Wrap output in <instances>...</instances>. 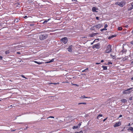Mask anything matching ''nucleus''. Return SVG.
Listing matches in <instances>:
<instances>
[{"mask_svg":"<svg viewBox=\"0 0 133 133\" xmlns=\"http://www.w3.org/2000/svg\"><path fill=\"white\" fill-rule=\"evenodd\" d=\"M21 76L23 77V78H24L25 79H27V78L26 77H25L23 75H22Z\"/></svg>","mask_w":133,"mask_h":133,"instance_id":"f704fd0d","label":"nucleus"},{"mask_svg":"<svg viewBox=\"0 0 133 133\" xmlns=\"http://www.w3.org/2000/svg\"><path fill=\"white\" fill-rule=\"evenodd\" d=\"M86 103H78V105H79L81 104H86Z\"/></svg>","mask_w":133,"mask_h":133,"instance_id":"4be33fe9","label":"nucleus"},{"mask_svg":"<svg viewBox=\"0 0 133 133\" xmlns=\"http://www.w3.org/2000/svg\"><path fill=\"white\" fill-rule=\"evenodd\" d=\"M17 54H20V52H17Z\"/></svg>","mask_w":133,"mask_h":133,"instance_id":"4d7b16f0","label":"nucleus"},{"mask_svg":"<svg viewBox=\"0 0 133 133\" xmlns=\"http://www.w3.org/2000/svg\"><path fill=\"white\" fill-rule=\"evenodd\" d=\"M61 41H62L65 44L66 43L68 42L67 38L66 37H64L62 38L61 39Z\"/></svg>","mask_w":133,"mask_h":133,"instance_id":"7ed1b4c3","label":"nucleus"},{"mask_svg":"<svg viewBox=\"0 0 133 133\" xmlns=\"http://www.w3.org/2000/svg\"><path fill=\"white\" fill-rule=\"evenodd\" d=\"M110 56L113 59H115L116 58V56L115 55H113L112 54H110Z\"/></svg>","mask_w":133,"mask_h":133,"instance_id":"f8f14e48","label":"nucleus"},{"mask_svg":"<svg viewBox=\"0 0 133 133\" xmlns=\"http://www.w3.org/2000/svg\"><path fill=\"white\" fill-rule=\"evenodd\" d=\"M96 19L97 20H98L99 19V17H96Z\"/></svg>","mask_w":133,"mask_h":133,"instance_id":"79ce46f5","label":"nucleus"},{"mask_svg":"<svg viewBox=\"0 0 133 133\" xmlns=\"http://www.w3.org/2000/svg\"><path fill=\"white\" fill-rule=\"evenodd\" d=\"M16 130H11V131L12 132V131H15Z\"/></svg>","mask_w":133,"mask_h":133,"instance_id":"49530a36","label":"nucleus"},{"mask_svg":"<svg viewBox=\"0 0 133 133\" xmlns=\"http://www.w3.org/2000/svg\"><path fill=\"white\" fill-rule=\"evenodd\" d=\"M49 118H54V117H53V116H50Z\"/></svg>","mask_w":133,"mask_h":133,"instance_id":"a18cd8bd","label":"nucleus"},{"mask_svg":"<svg viewBox=\"0 0 133 133\" xmlns=\"http://www.w3.org/2000/svg\"><path fill=\"white\" fill-rule=\"evenodd\" d=\"M9 50H6V51L5 52V54H9Z\"/></svg>","mask_w":133,"mask_h":133,"instance_id":"cd10ccee","label":"nucleus"},{"mask_svg":"<svg viewBox=\"0 0 133 133\" xmlns=\"http://www.w3.org/2000/svg\"><path fill=\"white\" fill-rule=\"evenodd\" d=\"M131 79L133 80V77L131 78Z\"/></svg>","mask_w":133,"mask_h":133,"instance_id":"6e6d98bb","label":"nucleus"},{"mask_svg":"<svg viewBox=\"0 0 133 133\" xmlns=\"http://www.w3.org/2000/svg\"><path fill=\"white\" fill-rule=\"evenodd\" d=\"M131 44H133V41H132L131 42Z\"/></svg>","mask_w":133,"mask_h":133,"instance_id":"de8ad7c7","label":"nucleus"},{"mask_svg":"<svg viewBox=\"0 0 133 133\" xmlns=\"http://www.w3.org/2000/svg\"><path fill=\"white\" fill-rule=\"evenodd\" d=\"M15 6L16 7H21V4L19 3H16L15 4Z\"/></svg>","mask_w":133,"mask_h":133,"instance_id":"9b49d317","label":"nucleus"},{"mask_svg":"<svg viewBox=\"0 0 133 133\" xmlns=\"http://www.w3.org/2000/svg\"><path fill=\"white\" fill-rule=\"evenodd\" d=\"M111 46L110 45H109L107 48V50H111Z\"/></svg>","mask_w":133,"mask_h":133,"instance_id":"9d476101","label":"nucleus"},{"mask_svg":"<svg viewBox=\"0 0 133 133\" xmlns=\"http://www.w3.org/2000/svg\"><path fill=\"white\" fill-rule=\"evenodd\" d=\"M78 127V126H74L72 128L73 129H76Z\"/></svg>","mask_w":133,"mask_h":133,"instance_id":"412c9836","label":"nucleus"},{"mask_svg":"<svg viewBox=\"0 0 133 133\" xmlns=\"http://www.w3.org/2000/svg\"><path fill=\"white\" fill-rule=\"evenodd\" d=\"M108 27V25L107 24H105V25L104 27V28L105 29V28H107Z\"/></svg>","mask_w":133,"mask_h":133,"instance_id":"473e14b6","label":"nucleus"},{"mask_svg":"<svg viewBox=\"0 0 133 133\" xmlns=\"http://www.w3.org/2000/svg\"><path fill=\"white\" fill-rule=\"evenodd\" d=\"M128 26V25L126 26V27H127Z\"/></svg>","mask_w":133,"mask_h":133,"instance_id":"052dcab7","label":"nucleus"},{"mask_svg":"<svg viewBox=\"0 0 133 133\" xmlns=\"http://www.w3.org/2000/svg\"><path fill=\"white\" fill-rule=\"evenodd\" d=\"M18 21V20L17 19H15L14 21V22H17Z\"/></svg>","mask_w":133,"mask_h":133,"instance_id":"2f4dec72","label":"nucleus"},{"mask_svg":"<svg viewBox=\"0 0 133 133\" xmlns=\"http://www.w3.org/2000/svg\"><path fill=\"white\" fill-rule=\"evenodd\" d=\"M132 97H131L129 98V100H131L132 99Z\"/></svg>","mask_w":133,"mask_h":133,"instance_id":"72a5a7b5","label":"nucleus"},{"mask_svg":"<svg viewBox=\"0 0 133 133\" xmlns=\"http://www.w3.org/2000/svg\"><path fill=\"white\" fill-rule=\"evenodd\" d=\"M73 85H75L76 86H78V85L77 84H73Z\"/></svg>","mask_w":133,"mask_h":133,"instance_id":"c03bdc74","label":"nucleus"},{"mask_svg":"<svg viewBox=\"0 0 133 133\" xmlns=\"http://www.w3.org/2000/svg\"><path fill=\"white\" fill-rule=\"evenodd\" d=\"M99 44H97L94 45L93 46V49L94 48H96L97 49H99Z\"/></svg>","mask_w":133,"mask_h":133,"instance_id":"0eeeda50","label":"nucleus"},{"mask_svg":"<svg viewBox=\"0 0 133 133\" xmlns=\"http://www.w3.org/2000/svg\"><path fill=\"white\" fill-rule=\"evenodd\" d=\"M104 61L103 60H101V62H104Z\"/></svg>","mask_w":133,"mask_h":133,"instance_id":"3c124183","label":"nucleus"},{"mask_svg":"<svg viewBox=\"0 0 133 133\" xmlns=\"http://www.w3.org/2000/svg\"><path fill=\"white\" fill-rule=\"evenodd\" d=\"M111 52V50H106L105 52L106 53H109Z\"/></svg>","mask_w":133,"mask_h":133,"instance_id":"bb28decb","label":"nucleus"},{"mask_svg":"<svg viewBox=\"0 0 133 133\" xmlns=\"http://www.w3.org/2000/svg\"><path fill=\"white\" fill-rule=\"evenodd\" d=\"M96 8L95 7H93L92 8V11L94 12H95V11L96 12Z\"/></svg>","mask_w":133,"mask_h":133,"instance_id":"f3484780","label":"nucleus"},{"mask_svg":"<svg viewBox=\"0 0 133 133\" xmlns=\"http://www.w3.org/2000/svg\"><path fill=\"white\" fill-rule=\"evenodd\" d=\"M107 118H108V117H107L106 118H105L104 119V120H103V122L105 121V120H106L107 119Z\"/></svg>","mask_w":133,"mask_h":133,"instance_id":"ea45409f","label":"nucleus"},{"mask_svg":"<svg viewBox=\"0 0 133 133\" xmlns=\"http://www.w3.org/2000/svg\"><path fill=\"white\" fill-rule=\"evenodd\" d=\"M121 124V123L120 121L118 122L117 123H115L114 125V127H116L120 126Z\"/></svg>","mask_w":133,"mask_h":133,"instance_id":"20e7f679","label":"nucleus"},{"mask_svg":"<svg viewBox=\"0 0 133 133\" xmlns=\"http://www.w3.org/2000/svg\"><path fill=\"white\" fill-rule=\"evenodd\" d=\"M118 29L119 30H121L122 29V28L121 27H119L118 28Z\"/></svg>","mask_w":133,"mask_h":133,"instance_id":"b1692460","label":"nucleus"},{"mask_svg":"<svg viewBox=\"0 0 133 133\" xmlns=\"http://www.w3.org/2000/svg\"><path fill=\"white\" fill-rule=\"evenodd\" d=\"M133 9V7L131 6V7H129L128 9V10H130Z\"/></svg>","mask_w":133,"mask_h":133,"instance_id":"5701e85b","label":"nucleus"},{"mask_svg":"<svg viewBox=\"0 0 133 133\" xmlns=\"http://www.w3.org/2000/svg\"><path fill=\"white\" fill-rule=\"evenodd\" d=\"M122 115H120L118 117L120 118V117H122Z\"/></svg>","mask_w":133,"mask_h":133,"instance_id":"37998d69","label":"nucleus"},{"mask_svg":"<svg viewBox=\"0 0 133 133\" xmlns=\"http://www.w3.org/2000/svg\"><path fill=\"white\" fill-rule=\"evenodd\" d=\"M115 4L116 5L117 4L121 7H122L124 5V3L122 2H117Z\"/></svg>","mask_w":133,"mask_h":133,"instance_id":"39448f33","label":"nucleus"},{"mask_svg":"<svg viewBox=\"0 0 133 133\" xmlns=\"http://www.w3.org/2000/svg\"><path fill=\"white\" fill-rule=\"evenodd\" d=\"M132 34H133V30L132 31Z\"/></svg>","mask_w":133,"mask_h":133,"instance_id":"bf43d9fd","label":"nucleus"},{"mask_svg":"<svg viewBox=\"0 0 133 133\" xmlns=\"http://www.w3.org/2000/svg\"><path fill=\"white\" fill-rule=\"evenodd\" d=\"M98 33H93L92 34H90V36L91 37H93L94 36H95L96 34H98Z\"/></svg>","mask_w":133,"mask_h":133,"instance_id":"1a4fd4ad","label":"nucleus"},{"mask_svg":"<svg viewBox=\"0 0 133 133\" xmlns=\"http://www.w3.org/2000/svg\"><path fill=\"white\" fill-rule=\"evenodd\" d=\"M131 5L133 7V2H132L131 3Z\"/></svg>","mask_w":133,"mask_h":133,"instance_id":"a19ab883","label":"nucleus"},{"mask_svg":"<svg viewBox=\"0 0 133 133\" xmlns=\"http://www.w3.org/2000/svg\"><path fill=\"white\" fill-rule=\"evenodd\" d=\"M81 125V123H79L78 124V125H79V126H80Z\"/></svg>","mask_w":133,"mask_h":133,"instance_id":"8fccbe9b","label":"nucleus"},{"mask_svg":"<svg viewBox=\"0 0 133 133\" xmlns=\"http://www.w3.org/2000/svg\"><path fill=\"white\" fill-rule=\"evenodd\" d=\"M80 98L81 99H83L84 98H90V97H85L84 95H83V96H81V97H80Z\"/></svg>","mask_w":133,"mask_h":133,"instance_id":"ddd939ff","label":"nucleus"},{"mask_svg":"<svg viewBox=\"0 0 133 133\" xmlns=\"http://www.w3.org/2000/svg\"><path fill=\"white\" fill-rule=\"evenodd\" d=\"M88 70V68H87L85 69L84 70H82V72H85V71H86L87 70Z\"/></svg>","mask_w":133,"mask_h":133,"instance_id":"393cba45","label":"nucleus"},{"mask_svg":"<svg viewBox=\"0 0 133 133\" xmlns=\"http://www.w3.org/2000/svg\"><path fill=\"white\" fill-rule=\"evenodd\" d=\"M69 52H71V51H72V50H68Z\"/></svg>","mask_w":133,"mask_h":133,"instance_id":"5fc2aeb1","label":"nucleus"},{"mask_svg":"<svg viewBox=\"0 0 133 133\" xmlns=\"http://www.w3.org/2000/svg\"><path fill=\"white\" fill-rule=\"evenodd\" d=\"M104 30H107V29H105V28H103V29H101L100 30L101 31H103Z\"/></svg>","mask_w":133,"mask_h":133,"instance_id":"c756f323","label":"nucleus"},{"mask_svg":"<svg viewBox=\"0 0 133 133\" xmlns=\"http://www.w3.org/2000/svg\"><path fill=\"white\" fill-rule=\"evenodd\" d=\"M50 19V18H49L48 19H46V20H45V21L43 23V24H44L45 23L47 22L49 20V19Z\"/></svg>","mask_w":133,"mask_h":133,"instance_id":"aec40b11","label":"nucleus"},{"mask_svg":"<svg viewBox=\"0 0 133 133\" xmlns=\"http://www.w3.org/2000/svg\"><path fill=\"white\" fill-rule=\"evenodd\" d=\"M0 101H1V100H0Z\"/></svg>","mask_w":133,"mask_h":133,"instance_id":"69168bd1","label":"nucleus"},{"mask_svg":"<svg viewBox=\"0 0 133 133\" xmlns=\"http://www.w3.org/2000/svg\"><path fill=\"white\" fill-rule=\"evenodd\" d=\"M72 46L70 45L68 48L67 49L68 50H71L72 49Z\"/></svg>","mask_w":133,"mask_h":133,"instance_id":"dca6fc26","label":"nucleus"},{"mask_svg":"<svg viewBox=\"0 0 133 133\" xmlns=\"http://www.w3.org/2000/svg\"><path fill=\"white\" fill-rule=\"evenodd\" d=\"M112 63L111 62H108V64H112Z\"/></svg>","mask_w":133,"mask_h":133,"instance_id":"e433bc0d","label":"nucleus"},{"mask_svg":"<svg viewBox=\"0 0 133 133\" xmlns=\"http://www.w3.org/2000/svg\"><path fill=\"white\" fill-rule=\"evenodd\" d=\"M123 50H122V53H123Z\"/></svg>","mask_w":133,"mask_h":133,"instance_id":"680f3d73","label":"nucleus"},{"mask_svg":"<svg viewBox=\"0 0 133 133\" xmlns=\"http://www.w3.org/2000/svg\"><path fill=\"white\" fill-rule=\"evenodd\" d=\"M112 38V37H111V36H110V37H108V39H111V38Z\"/></svg>","mask_w":133,"mask_h":133,"instance_id":"4c0bfd02","label":"nucleus"},{"mask_svg":"<svg viewBox=\"0 0 133 133\" xmlns=\"http://www.w3.org/2000/svg\"><path fill=\"white\" fill-rule=\"evenodd\" d=\"M102 26V24H98L97 25H95L94 26V27H95L96 28L99 29Z\"/></svg>","mask_w":133,"mask_h":133,"instance_id":"423d86ee","label":"nucleus"},{"mask_svg":"<svg viewBox=\"0 0 133 133\" xmlns=\"http://www.w3.org/2000/svg\"><path fill=\"white\" fill-rule=\"evenodd\" d=\"M102 114H99L97 117V119H98L99 117H102Z\"/></svg>","mask_w":133,"mask_h":133,"instance_id":"6ab92c4d","label":"nucleus"},{"mask_svg":"<svg viewBox=\"0 0 133 133\" xmlns=\"http://www.w3.org/2000/svg\"><path fill=\"white\" fill-rule=\"evenodd\" d=\"M102 68H103V70H106L107 69V66H105L103 65L102 66Z\"/></svg>","mask_w":133,"mask_h":133,"instance_id":"4468645a","label":"nucleus"},{"mask_svg":"<svg viewBox=\"0 0 133 133\" xmlns=\"http://www.w3.org/2000/svg\"><path fill=\"white\" fill-rule=\"evenodd\" d=\"M121 101L122 102L125 103L127 102V101L125 99H122L121 100Z\"/></svg>","mask_w":133,"mask_h":133,"instance_id":"2eb2a0df","label":"nucleus"},{"mask_svg":"<svg viewBox=\"0 0 133 133\" xmlns=\"http://www.w3.org/2000/svg\"><path fill=\"white\" fill-rule=\"evenodd\" d=\"M132 133H133V131H132Z\"/></svg>","mask_w":133,"mask_h":133,"instance_id":"e2e57ef3","label":"nucleus"},{"mask_svg":"<svg viewBox=\"0 0 133 133\" xmlns=\"http://www.w3.org/2000/svg\"><path fill=\"white\" fill-rule=\"evenodd\" d=\"M2 56H0V60H2Z\"/></svg>","mask_w":133,"mask_h":133,"instance_id":"58836bf2","label":"nucleus"},{"mask_svg":"<svg viewBox=\"0 0 133 133\" xmlns=\"http://www.w3.org/2000/svg\"><path fill=\"white\" fill-rule=\"evenodd\" d=\"M34 62L38 64H39L42 63V62H38L36 61H34Z\"/></svg>","mask_w":133,"mask_h":133,"instance_id":"a211bd4d","label":"nucleus"},{"mask_svg":"<svg viewBox=\"0 0 133 133\" xmlns=\"http://www.w3.org/2000/svg\"><path fill=\"white\" fill-rule=\"evenodd\" d=\"M95 27H94V26H92L91 29V30H95L94 28Z\"/></svg>","mask_w":133,"mask_h":133,"instance_id":"a878e982","label":"nucleus"},{"mask_svg":"<svg viewBox=\"0 0 133 133\" xmlns=\"http://www.w3.org/2000/svg\"><path fill=\"white\" fill-rule=\"evenodd\" d=\"M27 17L26 16H24V18H27Z\"/></svg>","mask_w":133,"mask_h":133,"instance_id":"09e8293b","label":"nucleus"},{"mask_svg":"<svg viewBox=\"0 0 133 133\" xmlns=\"http://www.w3.org/2000/svg\"><path fill=\"white\" fill-rule=\"evenodd\" d=\"M47 36L45 34H42L39 36V39L41 40H43L46 39Z\"/></svg>","mask_w":133,"mask_h":133,"instance_id":"f257e3e1","label":"nucleus"},{"mask_svg":"<svg viewBox=\"0 0 133 133\" xmlns=\"http://www.w3.org/2000/svg\"><path fill=\"white\" fill-rule=\"evenodd\" d=\"M54 59H52L51 60H50V61H49L48 62V63H50V62H53L54 61Z\"/></svg>","mask_w":133,"mask_h":133,"instance_id":"c85d7f7f","label":"nucleus"},{"mask_svg":"<svg viewBox=\"0 0 133 133\" xmlns=\"http://www.w3.org/2000/svg\"><path fill=\"white\" fill-rule=\"evenodd\" d=\"M130 123H129L128 124V126H130Z\"/></svg>","mask_w":133,"mask_h":133,"instance_id":"864d4df0","label":"nucleus"},{"mask_svg":"<svg viewBox=\"0 0 133 133\" xmlns=\"http://www.w3.org/2000/svg\"><path fill=\"white\" fill-rule=\"evenodd\" d=\"M127 130L128 131H131V132L133 131V128L131 127H130L127 129Z\"/></svg>","mask_w":133,"mask_h":133,"instance_id":"6e6552de","label":"nucleus"},{"mask_svg":"<svg viewBox=\"0 0 133 133\" xmlns=\"http://www.w3.org/2000/svg\"><path fill=\"white\" fill-rule=\"evenodd\" d=\"M116 35H112L111 36L112 38L114 37H115L116 36Z\"/></svg>","mask_w":133,"mask_h":133,"instance_id":"c9c22d12","label":"nucleus"},{"mask_svg":"<svg viewBox=\"0 0 133 133\" xmlns=\"http://www.w3.org/2000/svg\"><path fill=\"white\" fill-rule=\"evenodd\" d=\"M75 133H83V131H81L79 132H76Z\"/></svg>","mask_w":133,"mask_h":133,"instance_id":"7c9ffc66","label":"nucleus"},{"mask_svg":"<svg viewBox=\"0 0 133 133\" xmlns=\"http://www.w3.org/2000/svg\"><path fill=\"white\" fill-rule=\"evenodd\" d=\"M11 107H12V105H11L10 106Z\"/></svg>","mask_w":133,"mask_h":133,"instance_id":"13d9d810","label":"nucleus"},{"mask_svg":"<svg viewBox=\"0 0 133 133\" xmlns=\"http://www.w3.org/2000/svg\"><path fill=\"white\" fill-rule=\"evenodd\" d=\"M100 63H96V64H100Z\"/></svg>","mask_w":133,"mask_h":133,"instance_id":"603ef678","label":"nucleus"},{"mask_svg":"<svg viewBox=\"0 0 133 133\" xmlns=\"http://www.w3.org/2000/svg\"><path fill=\"white\" fill-rule=\"evenodd\" d=\"M132 89V88H130L127 89V90H125L124 91H123V93L124 94H129L131 92L130 90L131 89Z\"/></svg>","mask_w":133,"mask_h":133,"instance_id":"f03ea898","label":"nucleus"},{"mask_svg":"<svg viewBox=\"0 0 133 133\" xmlns=\"http://www.w3.org/2000/svg\"><path fill=\"white\" fill-rule=\"evenodd\" d=\"M132 63H133V62H132Z\"/></svg>","mask_w":133,"mask_h":133,"instance_id":"0e129e2a","label":"nucleus"}]
</instances>
